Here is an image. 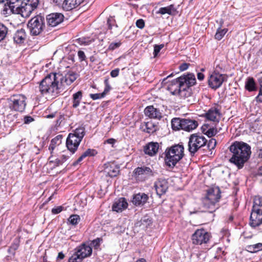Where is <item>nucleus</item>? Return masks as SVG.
I'll return each mask as SVG.
<instances>
[{"mask_svg": "<svg viewBox=\"0 0 262 262\" xmlns=\"http://www.w3.org/2000/svg\"><path fill=\"white\" fill-rule=\"evenodd\" d=\"M77 75L70 72L63 76L62 74L51 73L47 75L40 82L38 91L46 98H55L67 89L77 78Z\"/></svg>", "mask_w": 262, "mask_h": 262, "instance_id": "f257e3e1", "label": "nucleus"}, {"mask_svg": "<svg viewBox=\"0 0 262 262\" xmlns=\"http://www.w3.org/2000/svg\"><path fill=\"white\" fill-rule=\"evenodd\" d=\"M195 83V75L190 73L173 80L168 86V90L172 94L179 95L182 98H185L190 96V87L194 85Z\"/></svg>", "mask_w": 262, "mask_h": 262, "instance_id": "f03ea898", "label": "nucleus"}, {"mask_svg": "<svg viewBox=\"0 0 262 262\" xmlns=\"http://www.w3.org/2000/svg\"><path fill=\"white\" fill-rule=\"evenodd\" d=\"M229 149L231 154L230 162L238 169L242 168L250 157V146L243 142L235 141L231 144Z\"/></svg>", "mask_w": 262, "mask_h": 262, "instance_id": "7ed1b4c3", "label": "nucleus"}, {"mask_svg": "<svg viewBox=\"0 0 262 262\" xmlns=\"http://www.w3.org/2000/svg\"><path fill=\"white\" fill-rule=\"evenodd\" d=\"M165 161L169 167H173L184 156V148L182 144H175L166 148Z\"/></svg>", "mask_w": 262, "mask_h": 262, "instance_id": "20e7f679", "label": "nucleus"}, {"mask_svg": "<svg viewBox=\"0 0 262 262\" xmlns=\"http://www.w3.org/2000/svg\"><path fill=\"white\" fill-rule=\"evenodd\" d=\"M220 193L217 187L208 189L206 196L202 200L203 206L207 211L213 212L219 208L217 203L221 198Z\"/></svg>", "mask_w": 262, "mask_h": 262, "instance_id": "39448f33", "label": "nucleus"}, {"mask_svg": "<svg viewBox=\"0 0 262 262\" xmlns=\"http://www.w3.org/2000/svg\"><path fill=\"white\" fill-rule=\"evenodd\" d=\"M84 135L85 128L81 126L76 128L73 133L69 134L66 140V146L72 154L77 150Z\"/></svg>", "mask_w": 262, "mask_h": 262, "instance_id": "423d86ee", "label": "nucleus"}, {"mask_svg": "<svg viewBox=\"0 0 262 262\" xmlns=\"http://www.w3.org/2000/svg\"><path fill=\"white\" fill-rule=\"evenodd\" d=\"M262 224V198L256 196L253 201V205L250 216V225L256 227Z\"/></svg>", "mask_w": 262, "mask_h": 262, "instance_id": "0eeeda50", "label": "nucleus"}, {"mask_svg": "<svg viewBox=\"0 0 262 262\" xmlns=\"http://www.w3.org/2000/svg\"><path fill=\"white\" fill-rule=\"evenodd\" d=\"M26 96L22 94H15L7 99L8 106L11 111L23 112L26 106Z\"/></svg>", "mask_w": 262, "mask_h": 262, "instance_id": "6e6552de", "label": "nucleus"}, {"mask_svg": "<svg viewBox=\"0 0 262 262\" xmlns=\"http://www.w3.org/2000/svg\"><path fill=\"white\" fill-rule=\"evenodd\" d=\"M207 139L200 134L190 135L188 142V150L191 155L194 154L207 143Z\"/></svg>", "mask_w": 262, "mask_h": 262, "instance_id": "1a4fd4ad", "label": "nucleus"}, {"mask_svg": "<svg viewBox=\"0 0 262 262\" xmlns=\"http://www.w3.org/2000/svg\"><path fill=\"white\" fill-rule=\"evenodd\" d=\"M92 248L85 244H82L75 249V252L70 257L69 262H81L83 259L91 255Z\"/></svg>", "mask_w": 262, "mask_h": 262, "instance_id": "9d476101", "label": "nucleus"}, {"mask_svg": "<svg viewBox=\"0 0 262 262\" xmlns=\"http://www.w3.org/2000/svg\"><path fill=\"white\" fill-rule=\"evenodd\" d=\"M44 20L43 16L37 15L29 21L28 26L32 35H39L45 27Z\"/></svg>", "mask_w": 262, "mask_h": 262, "instance_id": "9b49d317", "label": "nucleus"}, {"mask_svg": "<svg viewBox=\"0 0 262 262\" xmlns=\"http://www.w3.org/2000/svg\"><path fill=\"white\" fill-rule=\"evenodd\" d=\"M38 3V0H24L20 4L17 14H20L24 17L29 16L32 12L37 8Z\"/></svg>", "mask_w": 262, "mask_h": 262, "instance_id": "f8f14e48", "label": "nucleus"}, {"mask_svg": "<svg viewBox=\"0 0 262 262\" xmlns=\"http://www.w3.org/2000/svg\"><path fill=\"white\" fill-rule=\"evenodd\" d=\"M227 77L226 75L214 71L209 74L208 77V85L211 89L216 90L221 87L223 83L227 80Z\"/></svg>", "mask_w": 262, "mask_h": 262, "instance_id": "ddd939ff", "label": "nucleus"}, {"mask_svg": "<svg viewBox=\"0 0 262 262\" xmlns=\"http://www.w3.org/2000/svg\"><path fill=\"white\" fill-rule=\"evenodd\" d=\"M154 175L153 170L150 167L146 166L138 167L133 171V176L138 181H145Z\"/></svg>", "mask_w": 262, "mask_h": 262, "instance_id": "4468645a", "label": "nucleus"}, {"mask_svg": "<svg viewBox=\"0 0 262 262\" xmlns=\"http://www.w3.org/2000/svg\"><path fill=\"white\" fill-rule=\"evenodd\" d=\"M210 238V234L203 229H198L192 236V242L195 245L206 244L209 241Z\"/></svg>", "mask_w": 262, "mask_h": 262, "instance_id": "2eb2a0df", "label": "nucleus"}, {"mask_svg": "<svg viewBox=\"0 0 262 262\" xmlns=\"http://www.w3.org/2000/svg\"><path fill=\"white\" fill-rule=\"evenodd\" d=\"M64 16L61 13H51L47 16L48 24L51 27H55L63 20Z\"/></svg>", "mask_w": 262, "mask_h": 262, "instance_id": "dca6fc26", "label": "nucleus"}, {"mask_svg": "<svg viewBox=\"0 0 262 262\" xmlns=\"http://www.w3.org/2000/svg\"><path fill=\"white\" fill-rule=\"evenodd\" d=\"M21 0H8L7 4L5 5V10L10 11V13L18 14L20 9Z\"/></svg>", "mask_w": 262, "mask_h": 262, "instance_id": "f3484780", "label": "nucleus"}, {"mask_svg": "<svg viewBox=\"0 0 262 262\" xmlns=\"http://www.w3.org/2000/svg\"><path fill=\"white\" fill-rule=\"evenodd\" d=\"M154 187L157 194L161 196L164 194L168 189V182L165 179H159L155 182Z\"/></svg>", "mask_w": 262, "mask_h": 262, "instance_id": "a211bd4d", "label": "nucleus"}, {"mask_svg": "<svg viewBox=\"0 0 262 262\" xmlns=\"http://www.w3.org/2000/svg\"><path fill=\"white\" fill-rule=\"evenodd\" d=\"M144 113L150 118L160 119L162 117V113L160 110L152 105L147 106L144 110Z\"/></svg>", "mask_w": 262, "mask_h": 262, "instance_id": "6ab92c4d", "label": "nucleus"}, {"mask_svg": "<svg viewBox=\"0 0 262 262\" xmlns=\"http://www.w3.org/2000/svg\"><path fill=\"white\" fill-rule=\"evenodd\" d=\"M84 0H64L61 8L66 11L72 10L80 5Z\"/></svg>", "mask_w": 262, "mask_h": 262, "instance_id": "aec40b11", "label": "nucleus"}, {"mask_svg": "<svg viewBox=\"0 0 262 262\" xmlns=\"http://www.w3.org/2000/svg\"><path fill=\"white\" fill-rule=\"evenodd\" d=\"M148 196L144 193H139L134 195L132 202L136 206H143L147 201Z\"/></svg>", "mask_w": 262, "mask_h": 262, "instance_id": "412c9836", "label": "nucleus"}, {"mask_svg": "<svg viewBox=\"0 0 262 262\" xmlns=\"http://www.w3.org/2000/svg\"><path fill=\"white\" fill-rule=\"evenodd\" d=\"M159 145L158 142H151L146 144L144 148V152L150 156H154L158 152Z\"/></svg>", "mask_w": 262, "mask_h": 262, "instance_id": "4be33fe9", "label": "nucleus"}, {"mask_svg": "<svg viewBox=\"0 0 262 262\" xmlns=\"http://www.w3.org/2000/svg\"><path fill=\"white\" fill-rule=\"evenodd\" d=\"M198 126V122L194 120L183 119L182 129L184 130L190 132L196 128Z\"/></svg>", "mask_w": 262, "mask_h": 262, "instance_id": "5701e85b", "label": "nucleus"}, {"mask_svg": "<svg viewBox=\"0 0 262 262\" xmlns=\"http://www.w3.org/2000/svg\"><path fill=\"white\" fill-rule=\"evenodd\" d=\"M128 204L123 198H121L116 201L112 207L113 211L116 212H121L123 210L127 208Z\"/></svg>", "mask_w": 262, "mask_h": 262, "instance_id": "b1692460", "label": "nucleus"}, {"mask_svg": "<svg viewBox=\"0 0 262 262\" xmlns=\"http://www.w3.org/2000/svg\"><path fill=\"white\" fill-rule=\"evenodd\" d=\"M206 118L212 121L219 122L220 118V113L217 109L212 108L206 113Z\"/></svg>", "mask_w": 262, "mask_h": 262, "instance_id": "393cba45", "label": "nucleus"}, {"mask_svg": "<svg viewBox=\"0 0 262 262\" xmlns=\"http://www.w3.org/2000/svg\"><path fill=\"white\" fill-rule=\"evenodd\" d=\"M26 38V34L25 30L21 29L17 30L13 36L14 41L16 43H23Z\"/></svg>", "mask_w": 262, "mask_h": 262, "instance_id": "a878e982", "label": "nucleus"}, {"mask_svg": "<svg viewBox=\"0 0 262 262\" xmlns=\"http://www.w3.org/2000/svg\"><path fill=\"white\" fill-rule=\"evenodd\" d=\"M62 138V135H58L51 140L50 144L49 147V150L50 151L51 154H53V150L56 148V147L59 145L61 143Z\"/></svg>", "mask_w": 262, "mask_h": 262, "instance_id": "bb28decb", "label": "nucleus"}, {"mask_svg": "<svg viewBox=\"0 0 262 262\" xmlns=\"http://www.w3.org/2000/svg\"><path fill=\"white\" fill-rule=\"evenodd\" d=\"M82 98V92L81 91L73 94L72 96V106L74 108H77L80 104Z\"/></svg>", "mask_w": 262, "mask_h": 262, "instance_id": "cd10ccee", "label": "nucleus"}, {"mask_svg": "<svg viewBox=\"0 0 262 262\" xmlns=\"http://www.w3.org/2000/svg\"><path fill=\"white\" fill-rule=\"evenodd\" d=\"M176 9L174 5H170L167 7L160 8L157 13L165 14H168L169 15H173L175 13Z\"/></svg>", "mask_w": 262, "mask_h": 262, "instance_id": "c85d7f7f", "label": "nucleus"}, {"mask_svg": "<svg viewBox=\"0 0 262 262\" xmlns=\"http://www.w3.org/2000/svg\"><path fill=\"white\" fill-rule=\"evenodd\" d=\"M145 127L143 128V130L148 134H152L155 132L158 127L157 125L152 121H148L145 123Z\"/></svg>", "mask_w": 262, "mask_h": 262, "instance_id": "c756f323", "label": "nucleus"}, {"mask_svg": "<svg viewBox=\"0 0 262 262\" xmlns=\"http://www.w3.org/2000/svg\"><path fill=\"white\" fill-rule=\"evenodd\" d=\"M183 119L175 118L171 120V127L173 130L182 129Z\"/></svg>", "mask_w": 262, "mask_h": 262, "instance_id": "7c9ffc66", "label": "nucleus"}, {"mask_svg": "<svg viewBox=\"0 0 262 262\" xmlns=\"http://www.w3.org/2000/svg\"><path fill=\"white\" fill-rule=\"evenodd\" d=\"M245 88L248 91L251 92L256 90L254 80L252 77H249L245 83Z\"/></svg>", "mask_w": 262, "mask_h": 262, "instance_id": "2f4dec72", "label": "nucleus"}, {"mask_svg": "<svg viewBox=\"0 0 262 262\" xmlns=\"http://www.w3.org/2000/svg\"><path fill=\"white\" fill-rule=\"evenodd\" d=\"M247 251L251 253H256L259 251L262 250V243H257L254 245H248L247 246Z\"/></svg>", "mask_w": 262, "mask_h": 262, "instance_id": "473e14b6", "label": "nucleus"}, {"mask_svg": "<svg viewBox=\"0 0 262 262\" xmlns=\"http://www.w3.org/2000/svg\"><path fill=\"white\" fill-rule=\"evenodd\" d=\"M8 31V28L0 22V41L3 40L6 38Z\"/></svg>", "mask_w": 262, "mask_h": 262, "instance_id": "72a5a7b5", "label": "nucleus"}, {"mask_svg": "<svg viewBox=\"0 0 262 262\" xmlns=\"http://www.w3.org/2000/svg\"><path fill=\"white\" fill-rule=\"evenodd\" d=\"M227 31L228 29L226 28L223 29H222L220 28H219L215 34V38L218 40H220L227 33Z\"/></svg>", "mask_w": 262, "mask_h": 262, "instance_id": "f704fd0d", "label": "nucleus"}, {"mask_svg": "<svg viewBox=\"0 0 262 262\" xmlns=\"http://www.w3.org/2000/svg\"><path fill=\"white\" fill-rule=\"evenodd\" d=\"M94 41L89 37H80L77 39L78 43L80 45L88 46Z\"/></svg>", "mask_w": 262, "mask_h": 262, "instance_id": "c9c22d12", "label": "nucleus"}, {"mask_svg": "<svg viewBox=\"0 0 262 262\" xmlns=\"http://www.w3.org/2000/svg\"><path fill=\"white\" fill-rule=\"evenodd\" d=\"M79 221L80 217L77 214L71 215L68 219V222L72 225H77Z\"/></svg>", "mask_w": 262, "mask_h": 262, "instance_id": "e433bc0d", "label": "nucleus"}, {"mask_svg": "<svg viewBox=\"0 0 262 262\" xmlns=\"http://www.w3.org/2000/svg\"><path fill=\"white\" fill-rule=\"evenodd\" d=\"M259 84V90L258 95L256 96V101L262 103V77H260L258 79Z\"/></svg>", "mask_w": 262, "mask_h": 262, "instance_id": "4c0bfd02", "label": "nucleus"}, {"mask_svg": "<svg viewBox=\"0 0 262 262\" xmlns=\"http://www.w3.org/2000/svg\"><path fill=\"white\" fill-rule=\"evenodd\" d=\"M119 172V168L117 167H111L107 171L108 175L111 177H116Z\"/></svg>", "mask_w": 262, "mask_h": 262, "instance_id": "58836bf2", "label": "nucleus"}, {"mask_svg": "<svg viewBox=\"0 0 262 262\" xmlns=\"http://www.w3.org/2000/svg\"><path fill=\"white\" fill-rule=\"evenodd\" d=\"M141 225L144 227H147L151 224L152 221L150 218L148 216H144L140 221Z\"/></svg>", "mask_w": 262, "mask_h": 262, "instance_id": "ea45409f", "label": "nucleus"}, {"mask_svg": "<svg viewBox=\"0 0 262 262\" xmlns=\"http://www.w3.org/2000/svg\"><path fill=\"white\" fill-rule=\"evenodd\" d=\"M104 84H105V88H104L103 92L102 93V94L103 95L104 97L111 90V86L109 84V81H108V79H105Z\"/></svg>", "mask_w": 262, "mask_h": 262, "instance_id": "a19ab883", "label": "nucleus"}, {"mask_svg": "<svg viewBox=\"0 0 262 262\" xmlns=\"http://www.w3.org/2000/svg\"><path fill=\"white\" fill-rule=\"evenodd\" d=\"M60 159L56 158L55 160L53 159V156H51L49 158V163H53L54 164V166H59L60 165H61L62 164V161L60 160Z\"/></svg>", "mask_w": 262, "mask_h": 262, "instance_id": "79ce46f5", "label": "nucleus"}, {"mask_svg": "<svg viewBox=\"0 0 262 262\" xmlns=\"http://www.w3.org/2000/svg\"><path fill=\"white\" fill-rule=\"evenodd\" d=\"M217 130L215 128L213 127H210L206 130V132L205 133V134L208 137H212L215 136Z\"/></svg>", "mask_w": 262, "mask_h": 262, "instance_id": "37998d69", "label": "nucleus"}, {"mask_svg": "<svg viewBox=\"0 0 262 262\" xmlns=\"http://www.w3.org/2000/svg\"><path fill=\"white\" fill-rule=\"evenodd\" d=\"M97 154L96 151L93 149H88L84 152H83V157L85 158L88 156H94Z\"/></svg>", "mask_w": 262, "mask_h": 262, "instance_id": "c03bdc74", "label": "nucleus"}, {"mask_svg": "<svg viewBox=\"0 0 262 262\" xmlns=\"http://www.w3.org/2000/svg\"><path fill=\"white\" fill-rule=\"evenodd\" d=\"M121 45L120 42H112L110 43L108 47V50L113 51L115 49L119 48Z\"/></svg>", "mask_w": 262, "mask_h": 262, "instance_id": "a18cd8bd", "label": "nucleus"}, {"mask_svg": "<svg viewBox=\"0 0 262 262\" xmlns=\"http://www.w3.org/2000/svg\"><path fill=\"white\" fill-rule=\"evenodd\" d=\"M216 144V141L215 139L212 138L210 140H209L208 144L207 146L209 149H213L215 148Z\"/></svg>", "mask_w": 262, "mask_h": 262, "instance_id": "49530a36", "label": "nucleus"}, {"mask_svg": "<svg viewBox=\"0 0 262 262\" xmlns=\"http://www.w3.org/2000/svg\"><path fill=\"white\" fill-rule=\"evenodd\" d=\"M164 47V45L161 44L160 45H155L154 46V57H156L160 50Z\"/></svg>", "mask_w": 262, "mask_h": 262, "instance_id": "de8ad7c7", "label": "nucleus"}, {"mask_svg": "<svg viewBox=\"0 0 262 262\" xmlns=\"http://www.w3.org/2000/svg\"><path fill=\"white\" fill-rule=\"evenodd\" d=\"M90 97L94 100L104 98L102 93L91 94Z\"/></svg>", "mask_w": 262, "mask_h": 262, "instance_id": "09e8293b", "label": "nucleus"}, {"mask_svg": "<svg viewBox=\"0 0 262 262\" xmlns=\"http://www.w3.org/2000/svg\"><path fill=\"white\" fill-rule=\"evenodd\" d=\"M136 26L139 29H143L145 26V23L143 19H139L136 21Z\"/></svg>", "mask_w": 262, "mask_h": 262, "instance_id": "8fccbe9b", "label": "nucleus"}, {"mask_svg": "<svg viewBox=\"0 0 262 262\" xmlns=\"http://www.w3.org/2000/svg\"><path fill=\"white\" fill-rule=\"evenodd\" d=\"M115 24V19L113 17H110L108 18L107 21V24L108 25V28L110 29H112L113 26Z\"/></svg>", "mask_w": 262, "mask_h": 262, "instance_id": "3c124183", "label": "nucleus"}, {"mask_svg": "<svg viewBox=\"0 0 262 262\" xmlns=\"http://www.w3.org/2000/svg\"><path fill=\"white\" fill-rule=\"evenodd\" d=\"M101 239L99 238H97L94 240H93L91 243V246L97 248L100 245Z\"/></svg>", "mask_w": 262, "mask_h": 262, "instance_id": "603ef678", "label": "nucleus"}, {"mask_svg": "<svg viewBox=\"0 0 262 262\" xmlns=\"http://www.w3.org/2000/svg\"><path fill=\"white\" fill-rule=\"evenodd\" d=\"M77 54H78L79 59L80 61L85 60L86 57H85L84 52H83L82 51H79L78 52Z\"/></svg>", "mask_w": 262, "mask_h": 262, "instance_id": "864d4df0", "label": "nucleus"}, {"mask_svg": "<svg viewBox=\"0 0 262 262\" xmlns=\"http://www.w3.org/2000/svg\"><path fill=\"white\" fill-rule=\"evenodd\" d=\"M33 121L34 119L31 116H26L24 118V121L25 124H29Z\"/></svg>", "mask_w": 262, "mask_h": 262, "instance_id": "5fc2aeb1", "label": "nucleus"}, {"mask_svg": "<svg viewBox=\"0 0 262 262\" xmlns=\"http://www.w3.org/2000/svg\"><path fill=\"white\" fill-rule=\"evenodd\" d=\"M119 69H116L115 70H112L111 72V76L112 77H116L119 75Z\"/></svg>", "mask_w": 262, "mask_h": 262, "instance_id": "6e6d98bb", "label": "nucleus"}, {"mask_svg": "<svg viewBox=\"0 0 262 262\" xmlns=\"http://www.w3.org/2000/svg\"><path fill=\"white\" fill-rule=\"evenodd\" d=\"M62 211V207L59 206L56 208H53L52 210V212L53 214H58L60 213Z\"/></svg>", "mask_w": 262, "mask_h": 262, "instance_id": "4d7b16f0", "label": "nucleus"}, {"mask_svg": "<svg viewBox=\"0 0 262 262\" xmlns=\"http://www.w3.org/2000/svg\"><path fill=\"white\" fill-rule=\"evenodd\" d=\"M63 120H64V117L62 115H60L59 116V118L56 121V126H59Z\"/></svg>", "mask_w": 262, "mask_h": 262, "instance_id": "13d9d810", "label": "nucleus"}, {"mask_svg": "<svg viewBox=\"0 0 262 262\" xmlns=\"http://www.w3.org/2000/svg\"><path fill=\"white\" fill-rule=\"evenodd\" d=\"M188 64L187 63H184L180 66V70L181 71H183L187 70L188 69Z\"/></svg>", "mask_w": 262, "mask_h": 262, "instance_id": "bf43d9fd", "label": "nucleus"}, {"mask_svg": "<svg viewBox=\"0 0 262 262\" xmlns=\"http://www.w3.org/2000/svg\"><path fill=\"white\" fill-rule=\"evenodd\" d=\"M59 158L60 159V160L62 161V163L63 164L64 162L67 161V160L69 158V156L66 155H62Z\"/></svg>", "mask_w": 262, "mask_h": 262, "instance_id": "052dcab7", "label": "nucleus"}, {"mask_svg": "<svg viewBox=\"0 0 262 262\" xmlns=\"http://www.w3.org/2000/svg\"><path fill=\"white\" fill-rule=\"evenodd\" d=\"M84 158H85V157H83V154H82L81 156L75 162L73 163V165L74 166L76 165L81 161H82Z\"/></svg>", "mask_w": 262, "mask_h": 262, "instance_id": "680f3d73", "label": "nucleus"}, {"mask_svg": "<svg viewBox=\"0 0 262 262\" xmlns=\"http://www.w3.org/2000/svg\"><path fill=\"white\" fill-rule=\"evenodd\" d=\"M197 78L199 80H202L204 78V75L201 72H199L197 74Z\"/></svg>", "mask_w": 262, "mask_h": 262, "instance_id": "e2e57ef3", "label": "nucleus"}, {"mask_svg": "<svg viewBox=\"0 0 262 262\" xmlns=\"http://www.w3.org/2000/svg\"><path fill=\"white\" fill-rule=\"evenodd\" d=\"M64 0H53V2L59 7H61Z\"/></svg>", "mask_w": 262, "mask_h": 262, "instance_id": "0e129e2a", "label": "nucleus"}, {"mask_svg": "<svg viewBox=\"0 0 262 262\" xmlns=\"http://www.w3.org/2000/svg\"><path fill=\"white\" fill-rule=\"evenodd\" d=\"M64 257V255L62 252H60L58 253V256L57 257V260L62 259Z\"/></svg>", "mask_w": 262, "mask_h": 262, "instance_id": "69168bd1", "label": "nucleus"}, {"mask_svg": "<svg viewBox=\"0 0 262 262\" xmlns=\"http://www.w3.org/2000/svg\"><path fill=\"white\" fill-rule=\"evenodd\" d=\"M257 153L258 158L262 159V147L257 150Z\"/></svg>", "mask_w": 262, "mask_h": 262, "instance_id": "338daca9", "label": "nucleus"}, {"mask_svg": "<svg viewBox=\"0 0 262 262\" xmlns=\"http://www.w3.org/2000/svg\"><path fill=\"white\" fill-rule=\"evenodd\" d=\"M106 142L108 144H113L115 142V140L113 138H110L107 139Z\"/></svg>", "mask_w": 262, "mask_h": 262, "instance_id": "774afa93", "label": "nucleus"}]
</instances>
